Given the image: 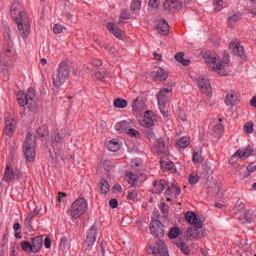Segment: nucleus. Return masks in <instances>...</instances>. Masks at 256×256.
<instances>
[{
	"label": "nucleus",
	"instance_id": "f257e3e1",
	"mask_svg": "<svg viewBox=\"0 0 256 256\" xmlns=\"http://www.w3.org/2000/svg\"><path fill=\"white\" fill-rule=\"evenodd\" d=\"M204 61L208 69L217 73L220 77H227V75H229L226 68L227 65H229V56H226V60L222 61L221 57L217 55V53L208 51L204 54Z\"/></svg>",
	"mask_w": 256,
	"mask_h": 256
},
{
	"label": "nucleus",
	"instance_id": "f03ea898",
	"mask_svg": "<svg viewBox=\"0 0 256 256\" xmlns=\"http://www.w3.org/2000/svg\"><path fill=\"white\" fill-rule=\"evenodd\" d=\"M71 76V67L67 62H61L52 73V84L57 89L63 87Z\"/></svg>",
	"mask_w": 256,
	"mask_h": 256
},
{
	"label": "nucleus",
	"instance_id": "7ed1b4c3",
	"mask_svg": "<svg viewBox=\"0 0 256 256\" xmlns=\"http://www.w3.org/2000/svg\"><path fill=\"white\" fill-rule=\"evenodd\" d=\"M87 209H89V203L87 202V199L81 197L72 202L67 213L72 219H79V217L87 213Z\"/></svg>",
	"mask_w": 256,
	"mask_h": 256
},
{
	"label": "nucleus",
	"instance_id": "20e7f679",
	"mask_svg": "<svg viewBox=\"0 0 256 256\" xmlns=\"http://www.w3.org/2000/svg\"><path fill=\"white\" fill-rule=\"evenodd\" d=\"M19 179H23V172L19 168H15L11 162H7L2 180L5 183H15Z\"/></svg>",
	"mask_w": 256,
	"mask_h": 256
},
{
	"label": "nucleus",
	"instance_id": "39448f33",
	"mask_svg": "<svg viewBox=\"0 0 256 256\" xmlns=\"http://www.w3.org/2000/svg\"><path fill=\"white\" fill-rule=\"evenodd\" d=\"M15 23L21 37L27 39L29 33H31V18L29 15L16 18Z\"/></svg>",
	"mask_w": 256,
	"mask_h": 256
},
{
	"label": "nucleus",
	"instance_id": "423d86ee",
	"mask_svg": "<svg viewBox=\"0 0 256 256\" xmlns=\"http://www.w3.org/2000/svg\"><path fill=\"white\" fill-rule=\"evenodd\" d=\"M23 149L26 160L30 163L35 161V157H37V153L35 152V139H33L31 134L26 136Z\"/></svg>",
	"mask_w": 256,
	"mask_h": 256
},
{
	"label": "nucleus",
	"instance_id": "0eeeda50",
	"mask_svg": "<svg viewBox=\"0 0 256 256\" xmlns=\"http://www.w3.org/2000/svg\"><path fill=\"white\" fill-rule=\"evenodd\" d=\"M169 93H171V90L167 88H163L156 95L158 100V107L162 115H164V117H167V112H165V107L167 105V101H169Z\"/></svg>",
	"mask_w": 256,
	"mask_h": 256
},
{
	"label": "nucleus",
	"instance_id": "6e6552de",
	"mask_svg": "<svg viewBox=\"0 0 256 256\" xmlns=\"http://www.w3.org/2000/svg\"><path fill=\"white\" fill-rule=\"evenodd\" d=\"M148 253H151L155 256H169V252L167 251V245L162 240H157L155 246H150L148 249Z\"/></svg>",
	"mask_w": 256,
	"mask_h": 256
},
{
	"label": "nucleus",
	"instance_id": "1a4fd4ad",
	"mask_svg": "<svg viewBox=\"0 0 256 256\" xmlns=\"http://www.w3.org/2000/svg\"><path fill=\"white\" fill-rule=\"evenodd\" d=\"M152 149L157 155H167V153H169V142L165 141L163 138H158L153 143Z\"/></svg>",
	"mask_w": 256,
	"mask_h": 256
},
{
	"label": "nucleus",
	"instance_id": "9d476101",
	"mask_svg": "<svg viewBox=\"0 0 256 256\" xmlns=\"http://www.w3.org/2000/svg\"><path fill=\"white\" fill-rule=\"evenodd\" d=\"M5 127V135L7 137H13L15 135V131H17L18 122L15 120V118L8 116L4 119Z\"/></svg>",
	"mask_w": 256,
	"mask_h": 256
},
{
	"label": "nucleus",
	"instance_id": "9b49d317",
	"mask_svg": "<svg viewBox=\"0 0 256 256\" xmlns=\"http://www.w3.org/2000/svg\"><path fill=\"white\" fill-rule=\"evenodd\" d=\"M10 15L14 19V21H17L19 17H25L27 16V12L23 9V6L21 3L17 0H15L10 7Z\"/></svg>",
	"mask_w": 256,
	"mask_h": 256
},
{
	"label": "nucleus",
	"instance_id": "f8f14e48",
	"mask_svg": "<svg viewBox=\"0 0 256 256\" xmlns=\"http://www.w3.org/2000/svg\"><path fill=\"white\" fill-rule=\"evenodd\" d=\"M95 241H97V225H93L89 230L86 236V240L84 245L88 251H91L93 245H95Z\"/></svg>",
	"mask_w": 256,
	"mask_h": 256
},
{
	"label": "nucleus",
	"instance_id": "ddd939ff",
	"mask_svg": "<svg viewBox=\"0 0 256 256\" xmlns=\"http://www.w3.org/2000/svg\"><path fill=\"white\" fill-rule=\"evenodd\" d=\"M126 179L129 185H131L132 187H137L140 183L147 179V176H145V174L127 172Z\"/></svg>",
	"mask_w": 256,
	"mask_h": 256
},
{
	"label": "nucleus",
	"instance_id": "4468645a",
	"mask_svg": "<svg viewBox=\"0 0 256 256\" xmlns=\"http://www.w3.org/2000/svg\"><path fill=\"white\" fill-rule=\"evenodd\" d=\"M145 109H147L145 100L143 99V97L138 96L133 101V104H132V111H133L134 115H141V113H143V111H145Z\"/></svg>",
	"mask_w": 256,
	"mask_h": 256
},
{
	"label": "nucleus",
	"instance_id": "2eb2a0df",
	"mask_svg": "<svg viewBox=\"0 0 256 256\" xmlns=\"http://www.w3.org/2000/svg\"><path fill=\"white\" fill-rule=\"evenodd\" d=\"M166 197V201H171V198L174 197V199H177L179 195H181V187L178 184H172L171 186H168L164 193Z\"/></svg>",
	"mask_w": 256,
	"mask_h": 256
},
{
	"label": "nucleus",
	"instance_id": "dca6fc26",
	"mask_svg": "<svg viewBox=\"0 0 256 256\" xmlns=\"http://www.w3.org/2000/svg\"><path fill=\"white\" fill-rule=\"evenodd\" d=\"M35 97V93L29 91L27 94L23 91H19L17 94V102L20 107H25L29 105V100H33Z\"/></svg>",
	"mask_w": 256,
	"mask_h": 256
},
{
	"label": "nucleus",
	"instance_id": "f3484780",
	"mask_svg": "<svg viewBox=\"0 0 256 256\" xmlns=\"http://www.w3.org/2000/svg\"><path fill=\"white\" fill-rule=\"evenodd\" d=\"M169 187V183L165 179L156 180L153 182L152 193H156L157 195L163 193L165 189L167 190Z\"/></svg>",
	"mask_w": 256,
	"mask_h": 256
},
{
	"label": "nucleus",
	"instance_id": "a211bd4d",
	"mask_svg": "<svg viewBox=\"0 0 256 256\" xmlns=\"http://www.w3.org/2000/svg\"><path fill=\"white\" fill-rule=\"evenodd\" d=\"M185 219L190 223V225H195L197 229L203 228V222L199 221V216L195 212H186Z\"/></svg>",
	"mask_w": 256,
	"mask_h": 256
},
{
	"label": "nucleus",
	"instance_id": "6ab92c4d",
	"mask_svg": "<svg viewBox=\"0 0 256 256\" xmlns=\"http://www.w3.org/2000/svg\"><path fill=\"white\" fill-rule=\"evenodd\" d=\"M134 121L133 120H123V121H120V122H117L116 125H115V129L117 131V133H128L129 131V128L130 127H133L134 125Z\"/></svg>",
	"mask_w": 256,
	"mask_h": 256
},
{
	"label": "nucleus",
	"instance_id": "aec40b11",
	"mask_svg": "<svg viewBox=\"0 0 256 256\" xmlns=\"http://www.w3.org/2000/svg\"><path fill=\"white\" fill-rule=\"evenodd\" d=\"M150 232L154 237H163V235H165V230L163 229L160 221L151 223Z\"/></svg>",
	"mask_w": 256,
	"mask_h": 256
},
{
	"label": "nucleus",
	"instance_id": "412c9836",
	"mask_svg": "<svg viewBox=\"0 0 256 256\" xmlns=\"http://www.w3.org/2000/svg\"><path fill=\"white\" fill-rule=\"evenodd\" d=\"M197 84H198L199 89L203 93H211V82L209 81V79H207L203 76H199L197 79Z\"/></svg>",
	"mask_w": 256,
	"mask_h": 256
},
{
	"label": "nucleus",
	"instance_id": "4be33fe9",
	"mask_svg": "<svg viewBox=\"0 0 256 256\" xmlns=\"http://www.w3.org/2000/svg\"><path fill=\"white\" fill-rule=\"evenodd\" d=\"M164 8L166 11H179L183 8V4L179 0H166L164 2Z\"/></svg>",
	"mask_w": 256,
	"mask_h": 256
},
{
	"label": "nucleus",
	"instance_id": "5701e85b",
	"mask_svg": "<svg viewBox=\"0 0 256 256\" xmlns=\"http://www.w3.org/2000/svg\"><path fill=\"white\" fill-rule=\"evenodd\" d=\"M106 28L110 33H112V35H114V37H116V39H123V37L125 36L123 31H121V29L115 26V24H113L112 22H108L106 24Z\"/></svg>",
	"mask_w": 256,
	"mask_h": 256
},
{
	"label": "nucleus",
	"instance_id": "b1692460",
	"mask_svg": "<svg viewBox=\"0 0 256 256\" xmlns=\"http://www.w3.org/2000/svg\"><path fill=\"white\" fill-rule=\"evenodd\" d=\"M239 104V98L237 96V93L231 91L228 92L225 98V105L228 107H235V105Z\"/></svg>",
	"mask_w": 256,
	"mask_h": 256
},
{
	"label": "nucleus",
	"instance_id": "393cba45",
	"mask_svg": "<svg viewBox=\"0 0 256 256\" xmlns=\"http://www.w3.org/2000/svg\"><path fill=\"white\" fill-rule=\"evenodd\" d=\"M229 49L234 55H238V57H243V55H245V50L239 42H231L229 44Z\"/></svg>",
	"mask_w": 256,
	"mask_h": 256
},
{
	"label": "nucleus",
	"instance_id": "a878e982",
	"mask_svg": "<svg viewBox=\"0 0 256 256\" xmlns=\"http://www.w3.org/2000/svg\"><path fill=\"white\" fill-rule=\"evenodd\" d=\"M152 75L155 81H167L169 77V72H167L163 68H159L157 71H154Z\"/></svg>",
	"mask_w": 256,
	"mask_h": 256
},
{
	"label": "nucleus",
	"instance_id": "bb28decb",
	"mask_svg": "<svg viewBox=\"0 0 256 256\" xmlns=\"http://www.w3.org/2000/svg\"><path fill=\"white\" fill-rule=\"evenodd\" d=\"M157 30L160 35H169V23L165 20L156 22Z\"/></svg>",
	"mask_w": 256,
	"mask_h": 256
},
{
	"label": "nucleus",
	"instance_id": "cd10ccee",
	"mask_svg": "<svg viewBox=\"0 0 256 256\" xmlns=\"http://www.w3.org/2000/svg\"><path fill=\"white\" fill-rule=\"evenodd\" d=\"M253 155V148L251 146H247L245 149L238 150L234 157H239L240 159H247V157H251Z\"/></svg>",
	"mask_w": 256,
	"mask_h": 256
},
{
	"label": "nucleus",
	"instance_id": "c85d7f7f",
	"mask_svg": "<svg viewBox=\"0 0 256 256\" xmlns=\"http://www.w3.org/2000/svg\"><path fill=\"white\" fill-rule=\"evenodd\" d=\"M160 167L163 169V171H174L175 163L171 162L169 158H162L160 160Z\"/></svg>",
	"mask_w": 256,
	"mask_h": 256
},
{
	"label": "nucleus",
	"instance_id": "c756f323",
	"mask_svg": "<svg viewBox=\"0 0 256 256\" xmlns=\"http://www.w3.org/2000/svg\"><path fill=\"white\" fill-rule=\"evenodd\" d=\"M149 115V111H146V114L142 120H140V125L142 127H146V129H150V127H153L155 125V119Z\"/></svg>",
	"mask_w": 256,
	"mask_h": 256
},
{
	"label": "nucleus",
	"instance_id": "7c9ffc66",
	"mask_svg": "<svg viewBox=\"0 0 256 256\" xmlns=\"http://www.w3.org/2000/svg\"><path fill=\"white\" fill-rule=\"evenodd\" d=\"M32 253H39L43 247V238L35 237L32 239Z\"/></svg>",
	"mask_w": 256,
	"mask_h": 256
},
{
	"label": "nucleus",
	"instance_id": "2f4dec72",
	"mask_svg": "<svg viewBox=\"0 0 256 256\" xmlns=\"http://www.w3.org/2000/svg\"><path fill=\"white\" fill-rule=\"evenodd\" d=\"M175 59L178 63H181L184 67H189L191 65V60L190 59H185V53L183 52H178L175 55Z\"/></svg>",
	"mask_w": 256,
	"mask_h": 256
},
{
	"label": "nucleus",
	"instance_id": "473e14b6",
	"mask_svg": "<svg viewBox=\"0 0 256 256\" xmlns=\"http://www.w3.org/2000/svg\"><path fill=\"white\" fill-rule=\"evenodd\" d=\"M192 161L194 165H201L203 163V152L200 149H194Z\"/></svg>",
	"mask_w": 256,
	"mask_h": 256
},
{
	"label": "nucleus",
	"instance_id": "72a5a7b5",
	"mask_svg": "<svg viewBox=\"0 0 256 256\" xmlns=\"http://www.w3.org/2000/svg\"><path fill=\"white\" fill-rule=\"evenodd\" d=\"M108 151H112L113 153L119 151L121 149V142L117 139H112L107 144Z\"/></svg>",
	"mask_w": 256,
	"mask_h": 256
},
{
	"label": "nucleus",
	"instance_id": "f704fd0d",
	"mask_svg": "<svg viewBox=\"0 0 256 256\" xmlns=\"http://www.w3.org/2000/svg\"><path fill=\"white\" fill-rule=\"evenodd\" d=\"M65 136L59 132H56L54 134V138L52 139V146L56 147V149H59L61 147V143L64 141Z\"/></svg>",
	"mask_w": 256,
	"mask_h": 256
},
{
	"label": "nucleus",
	"instance_id": "c9c22d12",
	"mask_svg": "<svg viewBox=\"0 0 256 256\" xmlns=\"http://www.w3.org/2000/svg\"><path fill=\"white\" fill-rule=\"evenodd\" d=\"M191 141L189 140V137H182L176 142L177 147L179 149H187L189 147Z\"/></svg>",
	"mask_w": 256,
	"mask_h": 256
},
{
	"label": "nucleus",
	"instance_id": "e433bc0d",
	"mask_svg": "<svg viewBox=\"0 0 256 256\" xmlns=\"http://www.w3.org/2000/svg\"><path fill=\"white\" fill-rule=\"evenodd\" d=\"M127 105H128L127 100L123 98H117L114 100V107H116L117 109H125Z\"/></svg>",
	"mask_w": 256,
	"mask_h": 256
},
{
	"label": "nucleus",
	"instance_id": "4c0bfd02",
	"mask_svg": "<svg viewBox=\"0 0 256 256\" xmlns=\"http://www.w3.org/2000/svg\"><path fill=\"white\" fill-rule=\"evenodd\" d=\"M175 245H177V247L181 249L182 253H184L185 255H189V253H191V250H189V247H187L185 245V242H183L182 240L176 241Z\"/></svg>",
	"mask_w": 256,
	"mask_h": 256
},
{
	"label": "nucleus",
	"instance_id": "58836bf2",
	"mask_svg": "<svg viewBox=\"0 0 256 256\" xmlns=\"http://www.w3.org/2000/svg\"><path fill=\"white\" fill-rule=\"evenodd\" d=\"M223 129V124L219 123L213 127L212 134H214L216 137H220L223 133Z\"/></svg>",
	"mask_w": 256,
	"mask_h": 256
},
{
	"label": "nucleus",
	"instance_id": "ea45409f",
	"mask_svg": "<svg viewBox=\"0 0 256 256\" xmlns=\"http://www.w3.org/2000/svg\"><path fill=\"white\" fill-rule=\"evenodd\" d=\"M100 189L102 195H107L110 189L109 182H107L106 180H102V182L100 183Z\"/></svg>",
	"mask_w": 256,
	"mask_h": 256
},
{
	"label": "nucleus",
	"instance_id": "a19ab883",
	"mask_svg": "<svg viewBox=\"0 0 256 256\" xmlns=\"http://www.w3.org/2000/svg\"><path fill=\"white\" fill-rule=\"evenodd\" d=\"M131 11L134 13H139L141 11V2L140 0H133L131 3Z\"/></svg>",
	"mask_w": 256,
	"mask_h": 256
},
{
	"label": "nucleus",
	"instance_id": "79ce46f5",
	"mask_svg": "<svg viewBox=\"0 0 256 256\" xmlns=\"http://www.w3.org/2000/svg\"><path fill=\"white\" fill-rule=\"evenodd\" d=\"M179 233H180L179 228H177V227L171 228L168 233V237L170 239H177L179 237Z\"/></svg>",
	"mask_w": 256,
	"mask_h": 256
},
{
	"label": "nucleus",
	"instance_id": "37998d69",
	"mask_svg": "<svg viewBox=\"0 0 256 256\" xmlns=\"http://www.w3.org/2000/svg\"><path fill=\"white\" fill-rule=\"evenodd\" d=\"M19 253L17 252V243L12 242L10 243V251H9V256H18Z\"/></svg>",
	"mask_w": 256,
	"mask_h": 256
},
{
	"label": "nucleus",
	"instance_id": "c03bdc74",
	"mask_svg": "<svg viewBox=\"0 0 256 256\" xmlns=\"http://www.w3.org/2000/svg\"><path fill=\"white\" fill-rule=\"evenodd\" d=\"M253 127H254L253 122L246 123L244 125V132L247 133L248 135H251V133L255 131Z\"/></svg>",
	"mask_w": 256,
	"mask_h": 256
},
{
	"label": "nucleus",
	"instance_id": "a18cd8bd",
	"mask_svg": "<svg viewBox=\"0 0 256 256\" xmlns=\"http://www.w3.org/2000/svg\"><path fill=\"white\" fill-rule=\"evenodd\" d=\"M21 249L22 251H29L30 253H33V248L31 243L27 242V241H23L21 243Z\"/></svg>",
	"mask_w": 256,
	"mask_h": 256
},
{
	"label": "nucleus",
	"instance_id": "49530a36",
	"mask_svg": "<svg viewBox=\"0 0 256 256\" xmlns=\"http://www.w3.org/2000/svg\"><path fill=\"white\" fill-rule=\"evenodd\" d=\"M93 75L95 76L96 79H105V77H107L109 73H107V71L105 70H98Z\"/></svg>",
	"mask_w": 256,
	"mask_h": 256
},
{
	"label": "nucleus",
	"instance_id": "de8ad7c7",
	"mask_svg": "<svg viewBox=\"0 0 256 256\" xmlns=\"http://www.w3.org/2000/svg\"><path fill=\"white\" fill-rule=\"evenodd\" d=\"M137 197H138V194L136 192V190H130L128 192V195H127V199H129V201H137Z\"/></svg>",
	"mask_w": 256,
	"mask_h": 256
},
{
	"label": "nucleus",
	"instance_id": "09e8293b",
	"mask_svg": "<svg viewBox=\"0 0 256 256\" xmlns=\"http://www.w3.org/2000/svg\"><path fill=\"white\" fill-rule=\"evenodd\" d=\"M126 135H129V137H139L141 134L139 133V130L130 127L128 132H126Z\"/></svg>",
	"mask_w": 256,
	"mask_h": 256
},
{
	"label": "nucleus",
	"instance_id": "8fccbe9b",
	"mask_svg": "<svg viewBox=\"0 0 256 256\" xmlns=\"http://www.w3.org/2000/svg\"><path fill=\"white\" fill-rule=\"evenodd\" d=\"M189 183L191 185H197V183H199V175L197 174H191L189 176Z\"/></svg>",
	"mask_w": 256,
	"mask_h": 256
},
{
	"label": "nucleus",
	"instance_id": "3c124183",
	"mask_svg": "<svg viewBox=\"0 0 256 256\" xmlns=\"http://www.w3.org/2000/svg\"><path fill=\"white\" fill-rule=\"evenodd\" d=\"M244 219H246L247 223H251V221H253L254 217H253V211L251 210H247L244 213Z\"/></svg>",
	"mask_w": 256,
	"mask_h": 256
},
{
	"label": "nucleus",
	"instance_id": "603ef678",
	"mask_svg": "<svg viewBox=\"0 0 256 256\" xmlns=\"http://www.w3.org/2000/svg\"><path fill=\"white\" fill-rule=\"evenodd\" d=\"M103 167L106 171H113V162L111 160H104Z\"/></svg>",
	"mask_w": 256,
	"mask_h": 256
},
{
	"label": "nucleus",
	"instance_id": "864d4df0",
	"mask_svg": "<svg viewBox=\"0 0 256 256\" xmlns=\"http://www.w3.org/2000/svg\"><path fill=\"white\" fill-rule=\"evenodd\" d=\"M63 29H65L63 25L55 24L53 27V32L55 33V35H60V33H63Z\"/></svg>",
	"mask_w": 256,
	"mask_h": 256
},
{
	"label": "nucleus",
	"instance_id": "5fc2aeb1",
	"mask_svg": "<svg viewBox=\"0 0 256 256\" xmlns=\"http://www.w3.org/2000/svg\"><path fill=\"white\" fill-rule=\"evenodd\" d=\"M215 11L216 13H219V11H221L223 9V0H215Z\"/></svg>",
	"mask_w": 256,
	"mask_h": 256
},
{
	"label": "nucleus",
	"instance_id": "6e6d98bb",
	"mask_svg": "<svg viewBox=\"0 0 256 256\" xmlns=\"http://www.w3.org/2000/svg\"><path fill=\"white\" fill-rule=\"evenodd\" d=\"M59 249H60L61 251H65V250L67 249V238L62 237V238L60 239Z\"/></svg>",
	"mask_w": 256,
	"mask_h": 256
},
{
	"label": "nucleus",
	"instance_id": "4d7b16f0",
	"mask_svg": "<svg viewBox=\"0 0 256 256\" xmlns=\"http://www.w3.org/2000/svg\"><path fill=\"white\" fill-rule=\"evenodd\" d=\"M160 209L164 215L169 214V205H167L165 202H162L160 205Z\"/></svg>",
	"mask_w": 256,
	"mask_h": 256
},
{
	"label": "nucleus",
	"instance_id": "13d9d810",
	"mask_svg": "<svg viewBox=\"0 0 256 256\" xmlns=\"http://www.w3.org/2000/svg\"><path fill=\"white\" fill-rule=\"evenodd\" d=\"M130 14H129V10H124L121 14H120V19L122 21H125L127 19H129Z\"/></svg>",
	"mask_w": 256,
	"mask_h": 256
},
{
	"label": "nucleus",
	"instance_id": "bf43d9fd",
	"mask_svg": "<svg viewBox=\"0 0 256 256\" xmlns=\"http://www.w3.org/2000/svg\"><path fill=\"white\" fill-rule=\"evenodd\" d=\"M123 191V187L121 186V184L116 183L113 186V192L114 193H121Z\"/></svg>",
	"mask_w": 256,
	"mask_h": 256
},
{
	"label": "nucleus",
	"instance_id": "052dcab7",
	"mask_svg": "<svg viewBox=\"0 0 256 256\" xmlns=\"http://www.w3.org/2000/svg\"><path fill=\"white\" fill-rule=\"evenodd\" d=\"M67 199V193L59 192L58 193V201L59 203H63Z\"/></svg>",
	"mask_w": 256,
	"mask_h": 256
},
{
	"label": "nucleus",
	"instance_id": "680f3d73",
	"mask_svg": "<svg viewBox=\"0 0 256 256\" xmlns=\"http://www.w3.org/2000/svg\"><path fill=\"white\" fill-rule=\"evenodd\" d=\"M109 205L112 209H117L119 202L117 201V199H111L109 201Z\"/></svg>",
	"mask_w": 256,
	"mask_h": 256
},
{
	"label": "nucleus",
	"instance_id": "e2e57ef3",
	"mask_svg": "<svg viewBox=\"0 0 256 256\" xmlns=\"http://www.w3.org/2000/svg\"><path fill=\"white\" fill-rule=\"evenodd\" d=\"M44 246H45L46 249H51V238L50 237L45 238Z\"/></svg>",
	"mask_w": 256,
	"mask_h": 256
},
{
	"label": "nucleus",
	"instance_id": "0e129e2a",
	"mask_svg": "<svg viewBox=\"0 0 256 256\" xmlns=\"http://www.w3.org/2000/svg\"><path fill=\"white\" fill-rule=\"evenodd\" d=\"M4 38L7 39V41H11V29H6L4 32Z\"/></svg>",
	"mask_w": 256,
	"mask_h": 256
},
{
	"label": "nucleus",
	"instance_id": "69168bd1",
	"mask_svg": "<svg viewBox=\"0 0 256 256\" xmlns=\"http://www.w3.org/2000/svg\"><path fill=\"white\" fill-rule=\"evenodd\" d=\"M149 3L154 9H157V7H159V0H150Z\"/></svg>",
	"mask_w": 256,
	"mask_h": 256
},
{
	"label": "nucleus",
	"instance_id": "338daca9",
	"mask_svg": "<svg viewBox=\"0 0 256 256\" xmlns=\"http://www.w3.org/2000/svg\"><path fill=\"white\" fill-rule=\"evenodd\" d=\"M34 218H35V216L33 215L32 212L28 213V215H27V217H26L27 223H31Z\"/></svg>",
	"mask_w": 256,
	"mask_h": 256
},
{
	"label": "nucleus",
	"instance_id": "774afa93",
	"mask_svg": "<svg viewBox=\"0 0 256 256\" xmlns=\"http://www.w3.org/2000/svg\"><path fill=\"white\" fill-rule=\"evenodd\" d=\"M146 137H147V139H155V132H153V131H148L147 133H146Z\"/></svg>",
	"mask_w": 256,
	"mask_h": 256
}]
</instances>
